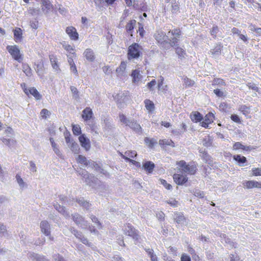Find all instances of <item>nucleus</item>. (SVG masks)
Instances as JSON below:
<instances>
[{"instance_id":"obj_5","label":"nucleus","mask_w":261,"mask_h":261,"mask_svg":"<svg viewBox=\"0 0 261 261\" xmlns=\"http://www.w3.org/2000/svg\"><path fill=\"white\" fill-rule=\"evenodd\" d=\"M124 234L128 236L135 240L140 238L139 231L130 223H126L124 225Z\"/></svg>"},{"instance_id":"obj_49","label":"nucleus","mask_w":261,"mask_h":261,"mask_svg":"<svg viewBox=\"0 0 261 261\" xmlns=\"http://www.w3.org/2000/svg\"><path fill=\"white\" fill-rule=\"evenodd\" d=\"M1 140L7 146H9V147L11 146L10 144H11V140L10 139L2 138L1 139ZM12 142L14 144H16V141H15V140H12Z\"/></svg>"},{"instance_id":"obj_59","label":"nucleus","mask_w":261,"mask_h":261,"mask_svg":"<svg viewBox=\"0 0 261 261\" xmlns=\"http://www.w3.org/2000/svg\"><path fill=\"white\" fill-rule=\"evenodd\" d=\"M166 202L174 207H176L178 204V201L175 199H173L172 201H167Z\"/></svg>"},{"instance_id":"obj_43","label":"nucleus","mask_w":261,"mask_h":261,"mask_svg":"<svg viewBox=\"0 0 261 261\" xmlns=\"http://www.w3.org/2000/svg\"><path fill=\"white\" fill-rule=\"evenodd\" d=\"M156 82L155 80L153 79L150 82L148 83L146 85L147 87L150 91H152L154 90V86L156 85Z\"/></svg>"},{"instance_id":"obj_24","label":"nucleus","mask_w":261,"mask_h":261,"mask_svg":"<svg viewBox=\"0 0 261 261\" xmlns=\"http://www.w3.org/2000/svg\"><path fill=\"white\" fill-rule=\"evenodd\" d=\"M76 161L78 163L84 165L85 166H88L91 163H92L93 164L95 163L94 162L87 161L86 158L82 155H79L76 159Z\"/></svg>"},{"instance_id":"obj_14","label":"nucleus","mask_w":261,"mask_h":261,"mask_svg":"<svg viewBox=\"0 0 261 261\" xmlns=\"http://www.w3.org/2000/svg\"><path fill=\"white\" fill-rule=\"evenodd\" d=\"M41 231L46 236H50V225L47 221H42L40 223Z\"/></svg>"},{"instance_id":"obj_51","label":"nucleus","mask_w":261,"mask_h":261,"mask_svg":"<svg viewBox=\"0 0 261 261\" xmlns=\"http://www.w3.org/2000/svg\"><path fill=\"white\" fill-rule=\"evenodd\" d=\"M188 251L192 255V257H194V255L196 256L198 259H200L199 256L196 254L195 250L192 247L188 246Z\"/></svg>"},{"instance_id":"obj_12","label":"nucleus","mask_w":261,"mask_h":261,"mask_svg":"<svg viewBox=\"0 0 261 261\" xmlns=\"http://www.w3.org/2000/svg\"><path fill=\"white\" fill-rule=\"evenodd\" d=\"M79 140L81 146L84 148L86 150L88 151L90 149L91 147L90 142L89 140L84 135L80 136Z\"/></svg>"},{"instance_id":"obj_11","label":"nucleus","mask_w":261,"mask_h":261,"mask_svg":"<svg viewBox=\"0 0 261 261\" xmlns=\"http://www.w3.org/2000/svg\"><path fill=\"white\" fill-rule=\"evenodd\" d=\"M119 154L120 156L125 160V161L128 162L131 159L130 158H135L137 156V153L135 150H128L123 154L122 152H119Z\"/></svg>"},{"instance_id":"obj_36","label":"nucleus","mask_w":261,"mask_h":261,"mask_svg":"<svg viewBox=\"0 0 261 261\" xmlns=\"http://www.w3.org/2000/svg\"><path fill=\"white\" fill-rule=\"evenodd\" d=\"M239 110L245 116H247L250 113V107H247L246 105L241 106L239 107Z\"/></svg>"},{"instance_id":"obj_52","label":"nucleus","mask_w":261,"mask_h":261,"mask_svg":"<svg viewBox=\"0 0 261 261\" xmlns=\"http://www.w3.org/2000/svg\"><path fill=\"white\" fill-rule=\"evenodd\" d=\"M230 118L233 121H234L236 123H241V121L239 117L236 114L231 115Z\"/></svg>"},{"instance_id":"obj_23","label":"nucleus","mask_w":261,"mask_h":261,"mask_svg":"<svg viewBox=\"0 0 261 261\" xmlns=\"http://www.w3.org/2000/svg\"><path fill=\"white\" fill-rule=\"evenodd\" d=\"M63 47L64 48V49L66 50L68 53V55H67V57H69L71 54L72 55V57H76V54L75 52V49L74 47H73L69 44H63Z\"/></svg>"},{"instance_id":"obj_16","label":"nucleus","mask_w":261,"mask_h":261,"mask_svg":"<svg viewBox=\"0 0 261 261\" xmlns=\"http://www.w3.org/2000/svg\"><path fill=\"white\" fill-rule=\"evenodd\" d=\"M176 54L177 55L179 59L182 60L185 58L186 56V51L182 48L178 46V43L176 46L174 47Z\"/></svg>"},{"instance_id":"obj_18","label":"nucleus","mask_w":261,"mask_h":261,"mask_svg":"<svg viewBox=\"0 0 261 261\" xmlns=\"http://www.w3.org/2000/svg\"><path fill=\"white\" fill-rule=\"evenodd\" d=\"M14 38L15 42L21 41L22 39V31L20 28H16L13 30Z\"/></svg>"},{"instance_id":"obj_42","label":"nucleus","mask_w":261,"mask_h":261,"mask_svg":"<svg viewBox=\"0 0 261 261\" xmlns=\"http://www.w3.org/2000/svg\"><path fill=\"white\" fill-rule=\"evenodd\" d=\"M252 175L254 176H261V168H253L252 169Z\"/></svg>"},{"instance_id":"obj_34","label":"nucleus","mask_w":261,"mask_h":261,"mask_svg":"<svg viewBox=\"0 0 261 261\" xmlns=\"http://www.w3.org/2000/svg\"><path fill=\"white\" fill-rule=\"evenodd\" d=\"M22 70L25 75L28 76H31L32 74V69L31 67L27 64H23L22 65Z\"/></svg>"},{"instance_id":"obj_8","label":"nucleus","mask_w":261,"mask_h":261,"mask_svg":"<svg viewBox=\"0 0 261 261\" xmlns=\"http://www.w3.org/2000/svg\"><path fill=\"white\" fill-rule=\"evenodd\" d=\"M173 179L175 183L178 186L184 185L188 180V178L186 175L178 173H174L173 175Z\"/></svg>"},{"instance_id":"obj_38","label":"nucleus","mask_w":261,"mask_h":261,"mask_svg":"<svg viewBox=\"0 0 261 261\" xmlns=\"http://www.w3.org/2000/svg\"><path fill=\"white\" fill-rule=\"evenodd\" d=\"M233 159L239 163L243 164L247 162L246 157L241 156L240 155H234L233 156Z\"/></svg>"},{"instance_id":"obj_10","label":"nucleus","mask_w":261,"mask_h":261,"mask_svg":"<svg viewBox=\"0 0 261 261\" xmlns=\"http://www.w3.org/2000/svg\"><path fill=\"white\" fill-rule=\"evenodd\" d=\"M66 33L72 40H77L79 39V34L75 28L72 26L68 27L66 29Z\"/></svg>"},{"instance_id":"obj_30","label":"nucleus","mask_w":261,"mask_h":261,"mask_svg":"<svg viewBox=\"0 0 261 261\" xmlns=\"http://www.w3.org/2000/svg\"><path fill=\"white\" fill-rule=\"evenodd\" d=\"M144 142L146 145L150 148H153L154 145L157 143L155 140L153 138L150 139L148 137L145 138Z\"/></svg>"},{"instance_id":"obj_6","label":"nucleus","mask_w":261,"mask_h":261,"mask_svg":"<svg viewBox=\"0 0 261 261\" xmlns=\"http://www.w3.org/2000/svg\"><path fill=\"white\" fill-rule=\"evenodd\" d=\"M24 93L28 96L32 95L36 100H40L42 98V95L35 87L28 88L25 83H22L20 84Z\"/></svg>"},{"instance_id":"obj_13","label":"nucleus","mask_w":261,"mask_h":261,"mask_svg":"<svg viewBox=\"0 0 261 261\" xmlns=\"http://www.w3.org/2000/svg\"><path fill=\"white\" fill-rule=\"evenodd\" d=\"M93 112L90 107H86L82 112V117L85 121L90 120L93 117Z\"/></svg>"},{"instance_id":"obj_47","label":"nucleus","mask_w":261,"mask_h":261,"mask_svg":"<svg viewBox=\"0 0 261 261\" xmlns=\"http://www.w3.org/2000/svg\"><path fill=\"white\" fill-rule=\"evenodd\" d=\"M247 86L250 89L255 91L258 92L259 90L258 87L254 83L249 82L247 84Z\"/></svg>"},{"instance_id":"obj_1","label":"nucleus","mask_w":261,"mask_h":261,"mask_svg":"<svg viewBox=\"0 0 261 261\" xmlns=\"http://www.w3.org/2000/svg\"><path fill=\"white\" fill-rule=\"evenodd\" d=\"M168 34L172 36L170 39H168V36L165 32L162 30L156 31L153 35V37L158 45L165 49L167 48L168 44H169L171 47H174L177 44L182 35V31L180 28H176L170 30Z\"/></svg>"},{"instance_id":"obj_41","label":"nucleus","mask_w":261,"mask_h":261,"mask_svg":"<svg viewBox=\"0 0 261 261\" xmlns=\"http://www.w3.org/2000/svg\"><path fill=\"white\" fill-rule=\"evenodd\" d=\"M77 202L80 205L86 208H89L90 206L89 202L87 201H85L83 199L77 200Z\"/></svg>"},{"instance_id":"obj_61","label":"nucleus","mask_w":261,"mask_h":261,"mask_svg":"<svg viewBox=\"0 0 261 261\" xmlns=\"http://www.w3.org/2000/svg\"><path fill=\"white\" fill-rule=\"evenodd\" d=\"M139 25H140L139 27V34H140V36L142 38H143L144 37L145 31H144L143 27L142 25V24L141 23H139Z\"/></svg>"},{"instance_id":"obj_26","label":"nucleus","mask_w":261,"mask_h":261,"mask_svg":"<svg viewBox=\"0 0 261 261\" xmlns=\"http://www.w3.org/2000/svg\"><path fill=\"white\" fill-rule=\"evenodd\" d=\"M251 148L250 146H246L243 145L241 143L238 142H236L233 145V150L242 149L243 150H249Z\"/></svg>"},{"instance_id":"obj_21","label":"nucleus","mask_w":261,"mask_h":261,"mask_svg":"<svg viewBox=\"0 0 261 261\" xmlns=\"http://www.w3.org/2000/svg\"><path fill=\"white\" fill-rule=\"evenodd\" d=\"M143 167L148 173H151L155 167V165L151 161H147L143 163Z\"/></svg>"},{"instance_id":"obj_9","label":"nucleus","mask_w":261,"mask_h":261,"mask_svg":"<svg viewBox=\"0 0 261 261\" xmlns=\"http://www.w3.org/2000/svg\"><path fill=\"white\" fill-rule=\"evenodd\" d=\"M243 185L244 188L247 189H261V182L253 180L244 181L243 182Z\"/></svg>"},{"instance_id":"obj_37","label":"nucleus","mask_w":261,"mask_h":261,"mask_svg":"<svg viewBox=\"0 0 261 261\" xmlns=\"http://www.w3.org/2000/svg\"><path fill=\"white\" fill-rule=\"evenodd\" d=\"M72 130L75 136H79L82 133L81 127L78 124H72Z\"/></svg>"},{"instance_id":"obj_2","label":"nucleus","mask_w":261,"mask_h":261,"mask_svg":"<svg viewBox=\"0 0 261 261\" xmlns=\"http://www.w3.org/2000/svg\"><path fill=\"white\" fill-rule=\"evenodd\" d=\"M176 164L180 170L189 175H195L198 171L197 164L194 162L187 164L186 161L181 160L177 162Z\"/></svg>"},{"instance_id":"obj_39","label":"nucleus","mask_w":261,"mask_h":261,"mask_svg":"<svg viewBox=\"0 0 261 261\" xmlns=\"http://www.w3.org/2000/svg\"><path fill=\"white\" fill-rule=\"evenodd\" d=\"M126 67V63L124 61H122L119 66L116 69V71L117 73H123L125 70Z\"/></svg>"},{"instance_id":"obj_40","label":"nucleus","mask_w":261,"mask_h":261,"mask_svg":"<svg viewBox=\"0 0 261 261\" xmlns=\"http://www.w3.org/2000/svg\"><path fill=\"white\" fill-rule=\"evenodd\" d=\"M219 31V28L217 25H214L212 29L210 31V34L211 36H213L214 38H216L217 36V33Z\"/></svg>"},{"instance_id":"obj_60","label":"nucleus","mask_w":261,"mask_h":261,"mask_svg":"<svg viewBox=\"0 0 261 261\" xmlns=\"http://www.w3.org/2000/svg\"><path fill=\"white\" fill-rule=\"evenodd\" d=\"M70 90L74 96H75L76 97H77L79 96V95H78L79 92L76 87H73V86H71Z\"/></svg>"},{"instance_id":"obj_15","label":"nucleus","mask_w":261,"mask_h":261,"mask_svg":"<svg viewBox=\"0 0 261 261\" xmlns=\"http://www.w3.org/2000/svg\"><path fill=\"white\" fill-rule=\"evenodd\" d=\"M191 121L195 123L201 122L203 119L202 115L198 111H194L190 115Z\"/></svg>"},{"instance_id":"obj_56","label":"nucleus","mask_w":261,"mask_h":261,"mask_svg":"<svg viewBox=\"0 0 261 261\" xmlns=\"http://www.w3.org/2000/svg\"><path fill=\"white\" fill-rule=\"evenodd\" d=\"M74 235L77 238L79 239L83 244L85 245H88L89 242L88 240L86 238H85L83 236L80 238L79 236H76L75 233H74Z\"/></svg>"},{"instance_id":"obj_48","label":"nucleus","mask_w":261,"mask_h":261,"mask_svg":"<svg viewBox=\"0 0 261 261\" xmlns=\"http://www.w3.org/2000/svg\"><path fill=\"white\" fill-rule=\"evenodd\" d=\"M220 85L222 86L225 85V83L223 79L217 78L215 79L213 81V85Z\"/></svg>"},{"instance_id":"obj_46","label":"nucleus","mask_w":261,"mask_h":261,"mask_svg":"<svg viewBox=\"0 0 261 261\" xmlns=\"http://www.w3.org/2000/svg\"><path fill=\"white\" fill-rule=\"evenodd\" d=\"M119 119H120V121L126 124V125H127V124H128L129 122L130 121L128 120L127 118L126 117V116L123 114H119Z\"/></svg>"},{"instance_id":"obj_27","label":"nucleus","mask_w":261,"mask_h":261,"mask_svg":"<svg viewBox=\"0 0 261 261\" xmlns=\"http://www.w3.org/2000/svg\"><path fill=\"white\" fill-rule=\"evenodd\" d=\"M230 109V107L229 105L225 102H221L219 106V110L224 113L228 112Z\"/></svg>"},{"instance_id":"obj_58","label":"nucleus","mask_w":261,"mask_h":261,"mask_svg":"<svg viewBox=\"0 0 261 261\" xmlns=\"http://www.w3.org/2000/svg\"><path fill=\"white\" fill-rule=\"evenodd\" d=\"M102 70L105 73L109 74L112 73L111 69L109 66H105L102 67Z\"/></svg>"},{"instance_id":"obj_20","label":"nucleus","mask_w":261,"mask_h":261,"mask_svg":"<svg viewBox=\"0 0 261 261\" xmlns=\"http://www.w3.org/2000/svg\"><path fill=\"white\" fill-rule=\"evenodd\" d=\"M145 107L149 113H152L155 110V106L153 102L149 99H145L144 101Z\"/></svg>"},{"instance_id":"obj_55","label":"nucleus","mask_w":261,"mask_h":261,"mask_svg":"<svg viewBox=\"0 0 261 261\" xmlns=\"http://www.w3.org/2000/svg\"><path fill=\"white\" fill-rule=\"evenodd\" d=\"M16 178L17 179V182L21 187H24V182H23V179L20 177V176L18 174H17L16 176Z\"/></svg>"},{"instance_id":"obj_57","label":"nucleus","mask_w":261,"mask_h":261,"mask_svg":"<svg viewBox=\"0 0 261 261\" xmlns=\"http://www.w3.org/2000/svg\"><path fill=\"white\" fill-rule=\"evenodd\" d=\"M214 92L218 97H223L224 96V93L219 89H215Z\"/></svg>"},{"instance_id":"obj_50","label":"nucleus","mask_w":261,"mask_h":261,"mask_svg":"<svg viewBox=\"0 0 261 261\" xmlns=\"http://www.w3.org/2000/svg\"><path fill=\"white\" fill-rule=\"evenodd\" d=\"M90 218L91 219L92 222L95 223L98 227H101V223L95 216L92 215L90 217Z\"/></svg>"},{"instance_id":"obj_62","label":"nucleus","mask_w":261,"mask_h":261,"mask_svg":"<svg viewBox=\"0 0 261 261\" xmlns=\"http://www.w3.org/2000/svg\"><path fill=\"white\" fill-rule=\"evenodd\" d=\"M38 22L37 21H32L30 22V26L33 29H37L38 28Z\"/></svg>"},{"instance_id":"obj_19","label":"nucleus","mask_w":261,"mask_h":261,"mask_svg":"<svg viewBox=\"0 0 261 261\" xmlns=\"http://www.w3.org/2000/svg\"><path fill=\"white\" fill-rule=\"evenodd\" d=\"M49 58L53 68L56 70L60 71L57 56L55 55H50Z\"/></svg>"},{"instance_id":"obj_28","label":"nucleus","mask_w":261,"mask_h":261,"mask_svg":"<svg viewBox=\"0 0 261 261\" xmlns=\"http://www.w3.org/2000/svg\"><path fill=\"white\" fill-rule=\"evenodd\" d=\"M182 79L184 82L183 85L185 88L191 87L195 84V82L187 76L184 77Z\"/></svg>"},{"instance_id":"obj_35","label":"nucleus","mask_w":261,"mask_h":261,"mask_svg":"<svg viewBox=\"0 0 261 261\" xmlns=\"http://www.w3.org/2000/svg\"><path fill=\"white\" fill-rule=\"evenodd\" d=\"M127 125L135 130H141L142 129L140 124L134 121H129Z\"/></svg>"},{"instance_id":"obj_22","label":"nucleus","mask_w":261,"mask_h":261,"mask_svg":"<svg viewBox=\"0 0 261 261\" xmlns=\"http://www.w3.org/2000/svg\"><path fill=\"white\" fill-rule=\"evenodd\" d=\"M72 217L73 221L77 225H81L85 222L84 218L78 213L72 215Z\"/></svg>"},{"instance_id":"obj_54","label":"nucleus","mask_w":261,"mask_h":261,"mask_svg":"<svg viewBox=\"0 0 261 261\" xmlns=\"http://www.w3.org/2000/svg\"><path fill=\"white\" fill-rule=\"evenodd\" d=\"M194 195L198 197L202 198L204 196V194L203 192L200 191L199 190H196L195 192H194Z\"/></svg>"},{"instance_id":"obj_44","label":"nucleus","mask_w":261,"mask_h":261,"mask_svg":"<svg viewBox=\"0 0 261 261\" xmlns=\"http://www.w3.org/2000/svg\"><path fill=\"white\" fill-rule=\"evenodd\" d=\"M50 114V112L46 109H42L40 112V115L42 119H45Z\"/></svg>"},{"instance_id":"obj_4","label":"nucleus","mask_w":261,"mask_h":261,"mask_svg":"<svg viewBox=\"0 0 261 261\" xmlns=\"http://www.w3.org/2000/svg\"><path fill=\"white\" fill-rule=\"evenodd\" d=\"M6 49L14 60L19 63L22 62L23 60V55L21 54L17 45H8L6 47Z\"/></svg>"},{"instance_id":"obj_33","label":"nucleus","mask_w":261,"mask_h":261,"mask_svg":"<svg viewBox=\"0 0 261 261\" xmlns=\"http://www.w3.org/2000/svg\"><path fill=\"white\" fill-rule=\"evenodd\" d=\"M186 220L183 214L176 213H175L174 220L178 224L185 221Z\"/></svg>"},{"instance_id":"obj_29","label":"nucleus","mask_w":261,"mask_h":261,"mask_svg":"<svg viewBox=\"0 0 261 261\" xmlns=\"http://www.w3.org/2000/svg\"><path fill=\"white\" fill-rule=\"evenodd\" d=\"M131 75L133 77V83H136L138 82L141 78L140 71L139 70L136 69L133 70Z\"/></svg>"},{"instance_id":"obj_53","label":"nucleus","mask_w":261,"mask_h":261,"mask_svg":"<svg viewBox=\"0 0 261 261\" xmlns=\"http://www.w3.org/2000/svg\"><path fill=\"white\" fill-rule=\"evenodd\" d=\"M180 261H191V257L186 253H182L181 255Z\"/></svg>"},{"instance_id":"obj_64","label":"nucleus","mask_w":261,"mask_h":261,"mask_svg":"<svg viewBox=\"0 0 261 261\" xmlns=\"http://www.w3.org/2000/svg\"><path fill=\"white\" fill-rule=\"evenodd\" d=\"M230 261H240V257L238 256H235L233 254H231Z\"/></svg>"},{"instance_id":"obj_32","label":"nucleus","mask_w":261,"mask_h":261,"mask_svg":"<svg viewBox=\"0 0 261 261\" xmlns=\"http://www.w3.org/2000/svg\"><path fill=\"white\" fill-rule=\"evenodd\" d=\"M159 144L161 146H174V143L171 140L162 139L159 140Z\"/></svg>"},{"instance_id":"obj_3","label":"nucleus","mask_w":261,"mask_h":261,"mask_svg":"<svg viewBox=\"0 0 261 261\" xmlns=\"http://www.w3.org/2000/svg\"><path fill=\"white\" fill-rule=\"evenodd\" d=\"M142 47L137 43H133L128 48L127 59L131 60L138 58L141 55Z\"/></svg>"},{"instance_id":"obj_7","label":"nucleus","mask_w":261,"mask_h":261,"mask_svg":"<svg viewBox=\"0 0 261 261\" xmlns=\"http://www.w3.org/2000/svg\"><path fill=\"white\" fill-rule=\"evenodd\" d=\"M215 118V115L212 112H208L203 118V120L200 122V125L205 128H207L209 125L214 122Z\"/></svg>"},{"instance_id":"obj_45","label":"nucleus","mask_w":261,"mask_h":261,"mask_svg":"<svg viewBox=\"0 0 261 261\" xmlns=\"http://www.w3.org/2000/svg\"><path fill=\"white\" fill-rule=\"evenodd\" d=\"M160 181L161 184L163 185L167 190H171L172 189V186L170 184H168L166 180L164 179H160Z\"/></svg>"},{"instance_id":"obj_31","label":"nucleus","mask_w":261,"mask_h":261,"mask_svg":"<svg viewBox=\"0 0 261 261\" xmlns=\"http://www.w3.org/2000/svg\"><path fill=\"white\" fill-rule=\"evenodd\" d=\"M222 46L221 44H217L214 48L210 50V53L212 55H219L221 53Z\"/></svg>"},{"instance_id":"obj_25","label":"nucleus","mask_w":261,"mask_h":261,"mask_svg":"<svg viewBox=\"0 0 261 261\" xmlns=\"http://www.w3.org/2000/svg\"><path fill=\"white\" fill-rule=\"evenodd\" d=\"M136 24V20L135 19L130 20L125 25V30L128 33H132Z\"/></svg>"},{"instance_id":"obj_17","label":"nucleus","mask_w":261,"mask_h":261,"mask_svg":"<svg viewBox=\"0 0 261 261\" xmlns=\"http://www.w3.org/2000/svg\"><path fill=\"white\" fill-rule=\"evenodd\" d=\"M84 57L86 59L90 62H93L95 60V57L93 50L91 48H87L84 52Z\"/></svg>"},{"instance_id":"obj_63","label":"nucleus","mask_w":261,"mask_h":261,"mask_svg":"<svg viewBox=\"0 0 261 261\" xmlns=\"http://www.w3.org/2000/svg\"><path fill=\"white\" fill-rule=\"evenodd\" d=\"M160 79L158 81V87L159 89H160L163 86L164 81V79L162 76H160Z\"/></svg>"}]
</instances>
